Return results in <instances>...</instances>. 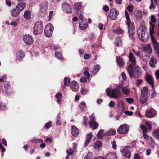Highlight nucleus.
I'll return each mask as SVG.
<instances>
[{
    "instance_id": "obj_52",
    "label": "nucleus",
    "mask_w": 159,
    "mask_h": 159,
    "mask_svg": "<svg viewBox=\"0 0 159 159\" xmlns=\"http://www.w3.org/2000/svg\"><path fill=\"white\" fill-rule=\"evenodd\" d=\"M155 26V25H152V26H150V33L151 36H153V34H154V29Z\"/></svg>"
},
{
    "instance_id": "obj_13",
    "label": "nucleus",
    "mask_w": 159,
    "mask_h": 159,
    "mask_svg": "<svg viewBox=\"0 0 159 159\" xmlns=\"http://www.w3.org/2000/svg\"><path fill=\"white\" fill-rule=\"evenodd\" d=\"M16 56L17 60L20 61L22 60L25 57V53L22 51L18 50L16 52Z\"/></svg>"
},
{
    "instance_id": "obj_4",
    "label": "nucleus",
    "mask_w": 159,
    "mask_h": 159,
    "mask_svg": "<svg viewBox=\"0 0 159 159\" xmlns=\"http://www.w3.org/2000/svg\"><path fill=\"white\" fill-rule=\"evenodd\" d=\"M34 34L38 35L42 33L43 30V23L41 21H37L34 27Z\"/></svg>"
},
{
    "instance_id": "obj_27",
    "label": "nucleus",
    "mask_w": 159,
    "mask_h": 159,
    "mask_svg": "<svg viewBox=\"0 0 159 159\" xmlns=\"http://www.w3.org/2000/svg\"><path fill=\"white\" fill-rule=\"evenodd\" d=\"M92 134L91 133H89L87 135L86 139L84 143V147H86L88 143L90 142L92 138Z\"/></svg>"
},
{
    "instance_id": "obj_21",
    "label": "nucleus",
    "mask_w": 159,
    "mask_h": 159,
    "mask_svg": "<svg viewBox=\"0 0 159 159\" xmlns=\"http://www.w3.org/2000/svg\"><path fill=\"white\" fill-rule=\"evenodd\" d=\"M71 134L74 137L77 136L79 134V129L74 125L71 126Z\"/></svg>"
},
{
    "instance_id": "obj_39",
    "label": "nucleus",
    "mask_w": 159,
    "mask_h": 159,
    "mask_svg": "<svg viewBox=\"0 0 159 159\" xmlns=\"http://www.w3.org/2000/svg\"><path fill=\"white\" fill-rule=\"evenodd\" d=\"M102 146V142L98 141L95 142L94 145V147L96 149H98Z\"/></svg>"
},
{
    "instance_id": "obj_32",
    "label": "nucleus",
    "mask_w": 159,
    "mask_h": 159,
    "mask_svg": "<svg viewBox=\"0 0 159 159\" xmlns=\"http://www.w3.org/2000/svg\"><path fill=\"white\" fill-rule=\"evenodd\" d=\"M122 90V92L125 94L128 95L130 94V91L126 87L121 86V90Z\"/></svg>"
},
{
    "instance_id": "obj_10",
    "label": "nucleus",
    "mask_w": 159,
    "mask_h": 159,
    "mask_svg": "<svg viewBox=\"0 0 159 159\" xmlns=\"http://www.w3.org/2000/svg\"><path fill=\"white\" fill-rule=\"evenodd\" d=\"M24 42L28 45H30L33 42V39L32 37L30 35H24L23 37Z\"/></svg>"
},
{
    "instance_id": "obj_26",
    "label": "nucleus",
    "mask_w": 159,
    "mask_h": 159,
    "mask_svg": "<svg viewBox=\"0 0 159 159\" xmlns=\"http://www.w3.org/2000/svg\"><path fill=\"white\" fill-rule=\"evenodd\" d=\"M55 98L57 99V102L59 104L61 103L62 100V94L61 93H58L55 96Z\"/></svg>"
},
{
    "instance_id": "obj_29",
    "label": "nucleus",
    "mask_w": 159,
    "mask_h": 159,
    "mask_svg": "<svg viewBox=\"0 0 159 159\" xmlns=\"http://www.w3.org/2000/svg\"><path fill=\"white\" fill-rule=\"evenodd\" d=\"M148 91L147 86L144 87L141 91V96H147Z\"/></svg>"
},
{
    "instance_id": "obj_61",
    "label": "nucleus",
    "mask_w": 159,
    "mask_h": 159,
    "mask_svg": "<svg viewBox=\"0 0 159 159\" xmlns=\"http://www.w3.org/2000/svg\"><path fill=\"white\" fill-rule=\"evenodd\" d=\"M126 100L128 103H132L134 101L133 99L131 98H127Z\"/></svg>"
},
{
    "instance_id": "obj_11",
    "label": "nucleus",
    "mask_w": 159,
    "mask_h": 159,
    "mask_svg": "<svg viewBox=\"0 0 159 159\" xmlns=\"http://www.w3.org/2000/svg\"><path fill=\"white\" fill-rule=\"evenodd\" d=\"M90 120L89 123L90 127L93 128V130L96 129L98 127V124L95 122V117L92 115L90 116Z\"/></svg>"
},
{
    "instance_id": "obj_49",
    "label": "nucleus",
    "mask_w": 159,
    "mask_h": 159,
    "mask_svg": "<svg viewBox=\"0 0 159 159\" xmlns=\"http://www.w3.org/2000/svg\"><path fill=\"white\" fill-rule=\"evenodd\" d=\"M56 124L58 125H60L61 124V122L60 116L59 115H57Z\"/></svg>"
},
{
    "instance_id": "obj_35",
    "label": "nucleus",
    "mask_w": 159,
    "mask_h": 159,
    "mask_svg": "<svg viewBox=\"0 0 159 159\" xmlns=\"http://www.w3.org/2000/svg\"><path fill=\"white\" fill-rule=\"evenodd\" d=\"M134 14L136 18L139 20H140L142 15L141 11L139 10H137L135 11Z\"/></svg>"
},
{
    "instance_id": "obj_30",
    "label": "nucleus",
    "mask_w": 159,
    "mask_h": 159,
    "mask_svg": "<svg viewBox=\"0 0 159 159\" xmlns=\"http://www.w3.org/2000/svg\"><path fill=\"white\" fill-rule=\"evenodd\" d=\"M79 28L82 30H85L87 27L88 25L85 22L82 21L79 22Z\"/></svg>"
},
{
    "instance_id": "obj_43",
    "label": "nucleus",
    "mask_w": 159,
    "mask_h": 159,
    "mask_svg": "<svg viewBox=\"0 0 159 159\" xmlns=\"http://www.w3.org/2000/svg\"><path fill=\"white\" fill-rule=\"evenodd\" d=\"M55 55L57 59L62 60L63 59V57L62 56V54L60 52L57 51L55 52Z\"/></svg>"
},
{
    "instance_id": "obj_2",
    "label": "nucleus",
    "mask_w": 159,
    "mask_h": 159,
    "mask_svg": "<svg viewBox=\"0 0 159 159\" xmlns=\"http://www.w3.org/2000/svg\"><path fill=\"white\" fill-rule=\"evenodd\" d=\"M121 86H117L116 88L111 90L109 88H107L106 92L107 95L110 98L118 99L122 94L121 91Z\"/></svg>"
},
{
    "instance_id": "obj_36",
    "label": "nucleus",
    "mask_w": 159,
    "mask_h": 159,
    "mask_svg": "<svg viewBox=\"0 0 159 159\" xmlns=\"http://www.w3.org/2000/svg\"><path fill=\"white\" fill-rule=\"evenodd\" d=\"M21 11H19L18 9L16 8L14 9L12 12V16L14 17L17 16Z\"/></svg>"
},
{
    "instance_id": "obj_53",
    "label": "nucleus",
    "mask_w": 159,
    "mask_h": 159,
    "mask_svg": "<svg viewBox=\"0 0 159 159\" xmlns=\"http://www.w3.org/2000/svg\"><path fill=\"white\" fill-rule=\"evenodd\" d=\"M85 157L88 158L89 159H92L93 158V156L92 152H88Z\"/></svg>"
},
{
    "instance_id": "obj_22",
    "label": "nucleus",
    "mask_w": 159,
    "mask_h": 159,
    "mask_svg": "<svg viewBox=\"0 0 159 159\" xmlns=\"http://www.w3.org/2000/svg\"><path fill=\"white\" fill-rule=\"evenodd\" d=\"M47 7L48 5L46 3L42 4L40 6V12L44 14L46 12Z\"/></svg>"
},
{
    "instance_id": "obj_48",
    "label": "nucleus",
    "mask_w": 159,
    "mask_h": 159,
    "mask_svg": "<svg viewBox=\"0 0 159 159\" xmlns=\"http://www.w3.org/2000/svg\"><path fill=\"white\" fill-rule=\"evenodd\" d=\"M149 140L150 142L149 143L150 145L152 147L154 148V146L155 144V143L153 138L151 137H149Z\"/></svg>"
},
{
    "instance_id": "obj_28",
    "label": "nucleus",
    "mask_w": 159,
    "mask_h": 159,
    "mask_svg": "<svg viewBox=\"0 0 159 159\" xmlns=\"http://www.w3.org/2000/svg\"><path fill=\"white\" fill-rule=\"evenodd\" d=\"M82 6V3L81 2H79L75 3L74 5V9L75 11L76 12L80 11L81 9Z\"/></svg>"
},
{
    "instance_id": "obj_19",
    "label": "nucleus",
    "mask_w": 159,
    "mask_h": 159,
    "mask_svg": "<svg viewBox=\"0 0 159 159\" xmlns=\"http://www.w3.org/2000/svg\"><path fill=\"white\" fill-rule=\"evenodd\" d=\"M157 63V60L156 57L152 56L151 58L149 61V65L152 68H154Z\"/></svg>"
},
{
    "instance_id": "obj_33",
    "label": "nucleus",
    "mask_w": 159,
    "mask_h": 159,
    "mask_svg": "<svg viewBox=\"0 0 159 159\" xmlns=\"http://www.w3.org/2000/svg\"><path fill=\"white\" fill-rule=\"evenodd\" d=\"M122 40L121 38L119 37H117L114 42L115 45L117 46H120L121 44Z\"/></svg>"
},
{
    "instance_id": "obj_1",
    "label": "nucleus",
    "mask_w": 159,
    "mask_h": 159,
    "mask_svg": "<svg viewBox=\"0 0 159 159\" xmlns=\"http://www.w3.org/2000/svg\"><path fill=\"white\" fill-rule=\"evenodd\" d=\"M127 70L131 78H138L142 73L140 68L136 65L132 66V65H129L127 68Z\"/></svg>"
},
{
    "instance_id": "obj_16",
    "label": "nucleus",
    "mask_w": 159,
    "mask_h": 159,
    "mask_svg": "<svg viewBox=\"0 0 159 159\" xmlns=\"http://www.w3.org/2000/svg\"><path fill=\"white\" fill-rule=\"evenodd\" d=\"M128 58L129 61L131 62V64L130 65H132V66H135L136 60L134 55L132 53L130 52L129 54Z\"/></svg>"
},
{
    "instance_id": "obj_58",
    "label": "nucleus",
    "mask_w": 159,
    "mask_h": 159,
    "mask_svg": "<svg viewBox=\"0 0 159 159\" xmlns=\"http://www.w3.org/2000/svg\"><path fill=\"white\" fill-rule=\"evenodd\" d=\"M145 124L147 126L148 129L150 130L151 129V125L149 122L148 121H146L145 122Z\"/></svg>"
},
{
    "instance_id": "obj_51",
    "label": "nucleus",
    "mask_w": 159,
    "mask_h": 159,
    "mask_svg": "<svg viewBox=\"0 0 159 159\" xmlns=\"http://www.w3.org/2000/svg\"><path fill=\"white\" fill-rule=\"evenodd\" d=\"M81 93L83 95L86 94L89 91V90L87 89H85L84 88H82L81 89Z\"/></svg>"
},
{
    "instance_id": "obj_23",
    "label": "nucleus",
    "mask_w": 159,
    "mask_h": 159,
    "mask_svg": "<svg viewBox=\"0 0 159 159\" xmlns=\"http://www.w3.org/2000/svg\"><path fill=\"white\" fill-rule=\"evenodd\" d=\"M26 3L23 2L19 3L16 6V7L19 11H21L25 7Z\"/></svg>"
},
{
    "instance_id": "obj_17",
    "label": "nucleus",
    "mask_w": 159,
    "mask_h": 159,
    "mask_svg": "<svg viewBox=\"0 0 159 159\" xmlns=\"http://www.w3.org/2000/svg\"><path fill=\"white\" fill-rule=\"evenodd\" d=\"M146 79L147 81L149 83L153 88V79L151 75L148 73L146 74Z\"/></svg>"
},
{
    "instance_id": "obj_24",
    "label": "nucleus",
    "mask_w": 159,
    "mask_h": 159,
    "mask_svg": "<svg viewBox=\"0 0 159 159\" xmlns=\"http://www.w3.org/2000/svg\"><path fill=\"white\" fill-rule=\"evenodd\" d=\"M100 66L98 64H97L93 66L91 71L93 75H95L99 70Z\"/></svg>"
},
{
    "instance_id": "obj_40",
    "label": "nucleus",
    "mask_w": 159,
    "mask_h": 159,
    "mask_svg": "<svg viewBox=\"0 0 159 159\" xmlns=\"http://www.w3.org/2000/svg\"><path fill=\"white\" fill-rule=\"evenodd\" d=\"M104 130L101 129L97 134V136L98 138L99 139H101L102 138L105 134L104 133Z\"/></svg>"
},
{
    "instance_id": "obj_7",
    "label": "nucleus",
    "mask_w": 159,
    "mask_h": 159,
    "mask_svg": "<svg viewBox=\"0 0 159 159\" xmlns=\"http://www.w3.org/2000/svg\"><path fill=\"white\" fill-rule=\"evenodd\" d=\"M129 127L126 124L122 125L118 128L117 131L118 133L124 134L127 133L129 131Z\"/></svg>"
},
{
    "instance_id": "obj_37",
    "label": "nucleus",
    "mask_w": 159,
    "mask_h": 159,
    "mask_svg": "<svg viewBox=\"0 0 159 159\" xmlns=\"http://www.w3.org/2000/svg\"><path fill=\"white\" fill-rule=\"evenodd\" d=\"M116 131L114 130H110L105 133V136H108L111 135H113L115 134Z\"/></svg>"
},
{
    "instance_id": "obj_42",
    "label": "nucleus",
    "mask_w": 159,
    "mask_h": 159,
    "mask_svg": "<svg viewBox=\"0 0 159 159\" xmlns=\"http://www.w3.org/2000/svg\"><path fill=\"white\" fill-rule=\"evenodd\" d=\"M156 21V19L155 18L154 15H152L151 16L150 22L149 23L150 26H152V25H154V23H155Z\"/></svg>"
},
{
    "instance_id": "obj_63",
    "label": "nucleus",
    "mask_w": 159,
    "mask_h": 159,
    "mask_svg": "<svg viewBox=\"0 0 159 159\" xmlns=\"http://www.w3.org/2000/svg\"><path fill=\"white\" fill-rule=\"evenodd\" d=\"M87 81V78L84 77H82L80 79V81L82 83L85 82Z\"/></svg>"
},
{
    "instance_id": "obj_55",
    "label": "nucleus",
    "mask_w": 159,
    "mask_h": 159,
    "mask_svg": "<svg viewBox=\"0 0 159 159\" xmlns=\"http://www.w3.org/2000/svg\"><path fill=\"white\" fill-rule=\"evenodd\" d=\"M133 6L132 5H128L127 7V10L129 12H131L132 11L133 9Z\"/></svg>"
},
{
    "instance_id": "obj_57",
    "label": "nucleus",
    "mask_w": 159,
    "mask_h": 159,
    "mask_svg": "<svg viewBox=\"0 0 159 159\" xmlns=\"http://www.w3.org/2000/svg\"><path fill=\"white\" fill-rule=\"evenodd\" d=\"M151 41L153 43V45L155 44H156L157 43H158L156 41V39L153 36H151Z\"/></svg>"
},
{
    "instance_id": "obj_50",
    "label": "nucleus",
    "mask_w": 159,
    "mask_h": 159,
    "mask_svg": "<svg viewBox=\"0 0 159 159\" xmlns=\"http://www.w3.org/2000/svg\"><path fill=\"white\" fill-rule=\"evenodd\" d=\"M154 136L156 137L159 140V129H155L153 132Z\"/></svg>"
},
{
    "instance_id": "obj_41",
    "label": "nucleus",
    "mask_w": 159,
    "mask_h": 159,
    "mask_svg": "<svg viewBox=\"0 0 159 159\" xmlns=\"http://www.w3.org/2000/svg\"><path fill=\"white\" fill-rule=\"evenodd\" d=\"M24 17L27 19H29L30 18L31 14L30 11H25L24 14Z\"/></svg>"
},
{
    "instance_id": "obj_46",
    "label": "nucleus",
    "mask_w": 159,
    "mask_h": 159,
    "mask_svg": "<svg viewBox=\"0 0 159 159\" xmlns=\"http://www.w3.org/2000/svg\"><path fill=\"white\" fill-rule=\"evenodd\" d=\"M113 32L114 34L117 35H120L122 33L123 30L119 28L116 30H114Z\"/></svg>"
},
{
    "instance_id": "obj_18",
    "label": "nucleus",
    "mask_w": 159,
    "mask_h": 159,
    "mask_svg": "<svg viewBox=\"0 0 159 159\" xmlns=\"http://www.w3.org/2000/svg\"><path fill=\"white\" fill-rule=\"evenodd\" d=\"M143 50L149 54H151L152 52V49L150 44H145L142 46Z\"/></svg>"
},
{
    "instance_id": "obj_38",
    "label": "nucleus",
    "mask_w": 159,
    "mask_h": 159,
    "mask_svg": "<svg viewBox=\"0 0 159 159\" xmlns=\"http://www.w3.org/2000/svg\"><path fill=\"white\" fill-rule=\"evenodd\" d=\"M148 99L147 96H141L140 98V103L142 104H143L146 103Z\"/></svg>"
},
{
    "instance_id": "obj_56",
    "label": "nucleus",
    "mask_w": 159,
    "mask_h": 159,
    "mask_svg": "<svg viewBox=\"0 0 159 159\" xmlns=\"http://www.w3.org/2000/svg\"><path fill=\"white\" fill-rule=\"evenodd\" d=\"M52 125V122L51 121L48 122L46 123L45 125V127L46 129H49L51 126Z\"/></svg>"
},
{
    "instance_id": "obj_64",
    "label": "nucleus",
    "mask_w": 159,
    "mask_h": 159,
    "mask_svg": "<svg viewBox=\"0 0 159 159\" xmlns=\"http://www.w3.org/2000/svg\"><path fill=\"white\" fill-rule=\"evenodd\" d=\"M84 74L88 79H89L90 77V75L88 71H85L84 72Z\"/></svg>"
},
{
    "instance_id": "obj_44",
    "label": "nucleus",
    "mask_w": 159,
    "mask_h": 159,
    "mask_svg": "<svg viewBox=\"0 0 159 159\" xmlns=\"http://www.w3.org/2000/svg\"><path fill=\"white\" fill-rule=\"evenodd\" d=\"M154 50L159 57V43L155 44L153 45Z\"/></svg>"
},
{
    "instance_id": "obj_34",
    "label": "nucleus",
    "mask_w": 159,
    "mask_h": 159,
    "mask_svg": "<svg viewBox=\"0 0 159 159\" xmlns=\"http://www.w3.org/2000/svg\"><path fill=\"white\" fill-rule=\"evenodd\" d=\"M79 107L82 111H86L87 109L86 104L84 102H82L80 104Z\"/></svg>"
},
{
    "instance_id": "obj_5",
    "label": "nucleus",
    "mask_w": 159,
    "mask_h": 159,
    "mask_svg": "<svg viewBox=\"0 0 159 159\" xmlns=\"http://www.w3.org/2000/svg\"><path fill=\"white\" fill-rule=\"evenodd\" d=\"M54 30V27L51 23L48 24L45 26L44 30V34L47 37L51 36Z\"/></svg>"
},
{
    "instance_id": "obj_25",
    "label": "nucleus",
    "mask_w": 159,
    "mask_h": 159,
    "mask_svg": "<svg viewBox=\"0 0 159 159\" xmlns=\"http://www.w3.org/2000/svg\"><path fill=\"white\" fill-rule=\"evenodd\" d=\"M117 107L119 109H121L123 111L125 109V106L124 102L121 100H119L117 101Z\"/></svg>"
},
{
    "instance_id": "obj_15",
    "label": "nucleus",
    "mask_w": 159,
    "mask_h": 159,
    "mask_svg": "<svg viewBox=\"0 0 159 159\" xmlns=\"http://www.w3.org/2000/svg\"><path fill=\"white\" fill-rule=\"evenodd\" d=\"M70 86L73 91L76 92L78 90L79 87L77 82L75 81H72L70 84Z\"/></svg>"
},
{
    "instance_id": "obj_60",
    "label": "nucleus",
    "mask_w": 159,
    "mask_h": 159,
    "mask_svg": "<svg viewBox=\"0 0 159 159\" xmlns=\"http://www.w3.org/2000/svg\"><path fill=\"white\" fill-rule=\"evenodd\" d=\"M121 75L122 78V79L124 81H125L126 80V77L125 74L124 72H122L121 74Z\"/></svg>"
},
{
    "instance_id": "obj_59",
    "label": "nucleus",
    "mask_w": 159,
    "mask_h": 159,
    "mask_svg": "<svg viewBox=\"0 0 159 159\" xmlns=\"http://www.w3.org/2000/svg\"><path fill=\"white\" fill-rule=\"evenodd\" d=\"M66 152L68 155H71L74 153V151L72 149H70L67 150Z\"/></svg>"
},
{
    "instance_id": "obj_12",
    "label": "nucleus",
    "mask_w": 159,
    "mask_h": 159,
    "mask_svg": "<svg viewBox=\"0 0 159 159\" xmlns=\"http://www.w3.org/2000/svg\"><path fill=\"white\" fill-rule=\"evenodd\" d=\"M156 114V111L152 108H151L146 111L145 115L147 117L151 118L153 117Z\"/></svg>"
},
{
    "instance_id": "obj_45",
    "label": "nucleus",
    "mask_w": 159,
    "mask_h": 159,
    "mask_svg": "<svg viewBox=\"0 0 159 159\" xmlns=\"http://www.w3.org/2000/svg\"><path fill=\"white\" fill-rule=\"evenodd\" d=\"M7 108L6 105L1 102H0V110H5Z\"/></svg>"
},
{
    "instance_id": "obj_31",
    "label": "nucleus",
    "mask_w": 159,
    "mask_h": 159,
    "mask_svg": "<svg viewBox=\"0 0 159 159\" xmlns=\"http://www.w3.org/2000/svg\"><path fill=\"white\" fill-rule=\"evenodd\" d=\"M116 61L118 65L121 66H123L124 62L122 58L120 57H116Z\"/></svg>"
},
{
    "instance_id": "obj_6",
    "label": "nucleus",
    "mask_w": 159,
    "mask_h": 159,
    "mask_svg": "<svg viewBox=\"0 0 159 159\" xmlns=\"http://www.w3.org/2000/svg\"><path fill=\"white\" fill-rule=\"evenodd\" d=\"M145 31L143 30V26H140L137 30V33L138 35V38L141 41L144 42L146 41V40L145 37Z\"/></svg>"
},
{
    "instance_id": "obj_14",
    "label": "nucleus",
    "mask_w": 159,
    "mask_h": 159,
    "mask_svg": "<svg viewBox=\"0 0 159 159\" xmlns=\"http://www.w3.org/2000/svg\"><path fill=\"white\" fill-rule=\"evenodd\" d=\"M62 8L63 11L67 13H70L71 12V7L66 3H65L63 4Z\"/></svg>"
},
{
    "instance_id": "obj_3",
    "label": "nucleus",
    "mask_w": 159,
    "mask_h": 159,
    "mask_svg": "<svg viewBox=\"0 0 159 159\" xmlns=\"http://www.w3.org/2000/svg\"><path fill=\"white\" fill-rule=\"evenodd\" d=\"M125 14L126 19V23L128 26L129 37L132 39H133L134 38L133 35L135 33L134 25V23L131 21L129 16L126 11H125Z\"/></svg>"
},
{
    "instance_id": "obj_8",
    "label": "nucleus",
    "mask_w": 159,
    "mask_h": 159,
    "mask_svg": "<svg viewBox=\"0 0 159 159\" xmlns=\"http://www.w3.org/2000/svg\"><path fill=\"white\" fill-rule=\"evenodd\" d=\"M119 13V12L116 9L113 8L110 9L109 16L111 19L115 20L116 19Z\"/></svg>"
},
{
    "instance_id": "obj_47",
    "label": "nucleus",
    "mask_w": 159,
    "mask_h": 159,
    "mask_svg": "<svg viewBox=\"0 0 159 159\" xmlns=\"http://www.w3.org/2000/svg\"><path fill=\"white\" fill-rule=\"evenodd\" d=\"M70 81V79L69 78L66 77L64 80V84L65 86H68Z\"/></svg>"
},
{
    "instance_id": "obj_62",
    "label": "nucleus",
    "mask_w": 159,
    "mask_h": 159,
    "mask_svg": "<svg viewBox=\"0 0 159 159\" xmlns=\"http://www.w3.org/2000/svg\"><path fill=\"white\" fill-rule=\"evenodd\" d=\"M84 119V124L86 126L87 125V121L88 120V118L85 116H84L83 117Z\"/></svg>"
},
{
    "instance_id": "obj_20",
    "label": "nucleus",
    "mask_w": 159,
    "mask_h": 159,
    "mask_svg": "<svg viewBox=\"0 0 159 159\" xmlns=\"http://www.w3.org/2000/svg\"><path fill=\"white\" fill-rule=\"evenodd\" d=\"M105 159H117V156L114 152H110L106 155Z\"/></svg>"
},
{
    "instance_id": "obj_54",
    "label": "nucleus",
    "mask_w": 159,
    "mask_h": 159,
    "mask_svg": "<svg viewBox=\"0 0 159 159\" xmlns=\"http://www.w3.org/2000/svg\"><path fill=\"white\" fill-rule=\"evenodd\" d=\"M132 51L133 53L136 55L137 56L139 57H140V53H141V52L139 51L138 52H136L135 49H133L132 50Z\"/></svg>"
},
{
    "instance_id": "obj_9",
    "label": "nucleus",
    "mask_w": 159,
    "mask_h": 159,
    "mask_svg": "<svg viewBox=\"0 0 159 159\" xmlns=\"http://www.w3.org/2000/svg\"><path fill=\"white\" fill-rule=\"evenodd\" d=\"M130 147L126 146L121 150V152L125 157L130 158L131 157V153L130 151Z\"/></svg>"
}]
</instances>
